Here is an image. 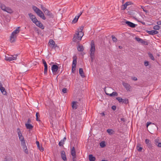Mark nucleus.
<instances>
[{"label": "nucleus", "mask_w": 161, "mask_h": 161, "mask_svg": "<svg viewBox=\"0 0 161 161\" xmlns=\"http://www.w3.org/2000/svg\"><path fill=\"white\" fill-rule=\"evenodd\" d=\"M83 27V26H80V28L78 29L77 33L74 35L73 39V40L74 42H79L81 40V38L84 35V34L82 32Z\"/></svg>", "instance_id": "f257e3e1"}, {"label": "nucleus", "mask_w": 161, "mask_h": 161, "mask_svg": "<svg viewBox=\"0 0 161 161\" xmlns=\"http://www.w3.org/2000/svg\"><path fill=\"white\" fill-rule=\"evenodd\" d=\"M95 51V46L94 42L92 40L91 43V48L90 50V56L91 58V62L93 61L94 58V53Z\"/></svg>", "instance_id": "f03ea898"}, {"label": "nucleus", "mask_w": 161, "mask_h": 161, "mask_svg": "<svg viewBox=\"0 0 161 161\" xmlns=\"http://www.w3.org/2000/svg\"><path fill=\"white\" fill-rule=\"evenodd\" d=\"M33 10L37 14V15L43 20H45L46 18L42 11L37 7L34 6L32 7Z\"/></svg>", "instance_id": "7ed1b4c3"}, {"label": "nucleus", "mask_w": 161, "mask_h": 161, "mask_svg": "<svg viewBox=\"0 0 161 161\" xmlns=\"http://www.w3.org/2000/svg\"><path fill=\"white\" fill-rule=\"evenodd\" d=\"M19 27H18L12 33L10 38V41L11 42H13L15 41V39L17 37L16 34L19 32Z\"/></svg>", "instance_id": "20e7f679"}, {"label": "nucleus", "mask_w": 161, "mask_h": 161, "mask_svg": "<svg viewBox=\"0 0 161 161\" xmlns=\"http://www.w3.org/2000/svg\"><path fill=\"white\" fill-rule=\"evenodd\" d=\"M122 24H124L125 23L126 24L129 26L131 28H135L136 25L135 24L125 19L124 20V21H122Z\"/></svg>", "instance_id": "39448f33"}, {"label": "nucleus", "mask_w": 161, "mask_h": 161, "mask_svg": "<svg viewBox=\"0 0 161 161\" xmlns=\"http://www.w3.org/2000/svg\"><path fill=\"white\" fill-rule=\"evenodd\" d=\"M73 61L72 64V70L73 73H75V72L76 66L77 63L76 57L74 56L73 57Z\"/></svg>", "instance_id": "423d86ee"}, {"label": "nucleus", "mask_w": 161, "mask_h": 161, "mask_svg": "<svg viewBox=\"0 0 161 161\" xmlns=\"http://www.w3.org/2000/svg\"><path fill=\"white\" fill-rule=\"evenodd\" d=\"M59 68L58 66L55 64L53 65L52 66V70L53 74L54 75H56L59 72L58 70Z\"/></svg>", "instance_id": "0eeeda50"}, {"label": "nucleus", "mask_w": 161, "mask_h": 161, "mask_svg": "<svg viewBox=\"0 0 161 161\" xmlns=\"http://www.w3.org/2000/svg\"><path fill=\"white\" fill-rule=\"evenodd\" d=\"M48 44L49 46L53 48H55L56 47H58L57 45L55 43V42L52 39L50 40Z\"/></svg>", "instance_id": "6e6552de"}, {"label": "nucleus", "mask_w": 161, "mask_h": 161, "mask_svg": "<svg viewBox=\"0 0 161 161\" xmlns=\"http://www.w3.org/2000/svg\"><path fill=\"white\" fill-rule=\"evenodd\" d=\"M122 84L123 86L126 89L127 91H130V89L131 87L130 84L125 82H122Z\"/></svg>", "instance_id": "1a4fd4ad"}, {"label": "nucleus", "mask_w": 161, "mask_h": 161, "mask_svg": "<svg viewBox=\"0 0 161 161\" xmlns=\"http://www.w3.org/2000/svg\"><path fill=\"white\" fill-rule=\"evenodd\" d=\"M34 23L37 26L42 29H43L44 28V26L40 22V21H38L37 19L36 20L35 22Z\"/></svg>", "instance_id": "9d476101"}, {"label": "nucleus", "mask_w": 161, "mask_h": 161, "mask_svg": "<svg viewBox=\"0 0 161 161\" xmlns=\"http://www.w3.org/2000/svg\"><path fill=\"white\" fill-rule=\"evenodd\" d=\"M17 55H11L8 57H6V60L9 61H11L15 60L17 58Z\"/></svg>", "instance_id": "9b49d317"}, {"label": "nucleus", "mask_w": 161, "mask_h": 161, "mask_svg": "<svg viewBox=\"0 0 161 161\" xmlns=\"http://www.w3.org/2000/svg\"><path fill=\"white\" fill-rule=\"evenodd\" d=\"M28 15L29 16V17L33 23H35L36 20H37V19L36 18L35 16L33 14H32L29 13L28 14Z\"/></svg>", "instance_id": "f8f14e48"}, {"label": "nucleus", "mask_w": 161, "mask_h": 161, "mask_svg": "<svg viewBox=\"0 0 161 161\" xmlns=\"http://www.w3.org/2000/svg\"><path fill=\"white\" fill-rule=\"evenodd\" d=\"M43 64L44 65V74L46 75L47 73V64L46 62L45 61L44 59L42 60Z\"/></svg>", "instance_id": "ddd939ff"}, {"label": "nucleus", "mask_w": 161, "mask_h": 161, "mask_svg": "<svg viewBox=\"0 0 161 161\" xmlns=\"http://www.w3.org/2000/svg\"><path fill=\"white\" fill-rule=\"evenodd\" d=\"M61 158L64 161H67V158L65 152L64 151H62L61 152Z\"/></svg>", "instance_id": "4468645a"}, {"label": "nucleus", "mask_w": 161, "mask_h": 161, "mask_svg": "<svg viewBox=\"0 0 161 161\" xmlns=\"http://www.w3.org/2000/svg\"><path fill=\"white\" fill-rule=\"evenodd\" d=\"M147 32L149 34L152 35L156 34L158 33V32L156 30L147 31Z\"/></svg>", "instance_id": "2eb2a0df"}, {"label": "nucleus", "mask_w": 161, "mask_h": 161, "mask_svg": "<svg viewBox=\"0 0 161 161\" xmlns=\"http://www.w3.org/2000/svg\"><path fill=\"white\" fill-rule=\"evenodd\" d=\"M104 91L106 94L110 97H112L113 96H116L118 95V93L116 92H113L112 93H108L106 92L105 90H104Z\"/></svg>", "instance_id": "dca6fc26"}, {"label": "nucleus", "mask_w": 161, "mask_h": 161, "mask_svg": "<svg viewBox=\"0 0 161 161\" xmlns=\"http://www.w3.org/2000/svg\"><path fill=\"white\" fill-rule=\"evenodd\" d=\"M46 15L49 16L50 18H53V15L52 13L49 11L48 9L44 13Z\"/></svg>", "instance_id": "f3484780"}, {"label": "nucleus", "mask_w": 161, "mask_h": 161, "mask_svg": "<svg viewBox=\"0 0 161 161\" xmlns=\"http://www.w3.org/2000/svg\"><path fill=\"white\" fill-rule=\"evenodd\" d=\"M19 140L20 141L21 145H24L25 144V141L23 136H22L19 137Z\"/></svg>", "instance_id": "a211bd4d"}, {"label": "nucleus", "mask_w": 161, "mask_h": 161, "mask_svg": "<svg viewBox=\"0 0 161 161\" xmlns=\"http://www.w3.org/2000/svg\"><path fill=\"white\" fill-rule=\"evenodd\" d=\"M79 74H80V76L83 78H84L85 77V75H84V73L83 70V69L82 68H80L79 70Z\"/></svg>", "instance_id": "6ab92c4d"}, {"label": "nucleus", "mask_w": 161, "mask_h": 161, "mask_svg": "<svg viewBox=\"0 0 161 161\" xmlns=\"http://www.w3.org/2000/svg\"><path fill=\"white\" fill-rule=\"evenodd\" d=\"M71 153L72 157H74L76 155V152L74 147H73L72 148L71 150Z\"/></svg>", "instance_id": "aec40b11"}, {"label": "nucleus", "mask_w": 161, "mask_h": 161, "mask_svg": "<svg viewBox=\"0 0 161 161\" xmlns=\"http://www.w3.org/2000/svg\"><path fill=\"white\" fill-rule=\"evenodd\" d=\"M89 159L90 161H95L96 158L92 154H90L89 155Z\"/></svg>", "instance_id": "412c9836"}, {"label": "nucleus", "mask_w": 161, "mask_h": 161, "mask_svg": "<svg viewBox=\"0 0 161 161\" xmlns=\"http://www.w3.org/2000/svg\"><path fill=\"white\" fill-rule=\"evenodd\" d=\"M25 125L27 129H32L33 127V126L30 124H25Z\"/></svg>", "instance_id": "4be33fe9"}, {"label": "nucleus", "mask_w": 161, "mask_h": 161, "mask_svg": "<svg viewBox=\"0 0 161 161\" xmlns=\"http://www.w3.org/2000/svg\"><path fill=\"white\" fill-rule=\"evenodd\" d=\"M0 90L1 92L3 93V94L4 95H5L6 94L7 92L5 90V88L4 87H2L1 88H0Z\"/></svg>", "instance_id": "5701e85b"}, {"label": "nucleus", "mask_w": 161, "mask_h": 161, "mask_svg": "<svg viewBox=\"0 0 161 161\" xmlns=\"http://www.w3.org/2000/svg\"><path fill=\"white\" fill-rule=\"evenodd\" d=\"M23 146V149H24V152L28 154V150L27 149V147L25 145V144L24 145H22Z\"/></svg>", "instance_id": "b1692460"}, {"label": "nucleus", "mask_w": 161, "mask_h": 161, "mask_svg": "<svg viewBox=\"0 0 161 161\" xmlns=\"http://www.w3.org/2000/svg\"><path fill=\"white\" fill-rule=\"evenodd\" d=\"M5 11H6L8 13H11L13 12L12 10L9 7H6Z\"/></svg>", "instance_id": "393cba45"}, {"label": "nucleus", "mask_w": 161, "mask_h": 161, "mask_svg": "<svg viewBox=\"0 0 161 161\" xmlns=\"http://www.w3.org/2000/svg\"><path fill=\"white\" fill-rule=\"evenodd\" d=\"M77 102L74 101L72 102V107L73 109H76L77 108V106L76 104Z\"/></svg>", "instance_id": "a878e982"}, {"label": "nucleus", "mask_w": 161, "mask_h": 161, "mask_svg": "<svg viewBox=\"0 0 161 161\" xmlns=\"http://www.w3.org/2000/svg\"><path fill=\"white\" fill-rule=\"evenodd\" d=\"M78 50L80 52H82L84 50L83 46L82 45H79L77 47Z\"/></svg>", "instance_id": "bb28decb"}, {"label": "nucleus", "mask_w": 161, "mask_h": 161, "mask_svg": "<svg viewBox=\"0 0 161 161\" xmlns=\"http://www.w3.org/2000/svg\"><path fill=\"white\" fill-rule=\"evenodd\" d=\"M107 132L110 135H111L114 134V131L111 129H108L107 130Z\"/></svg>", "instance_id": "cd10ccee"}, {"label": "nucleus", "mask_w": 161, "mask_h": 161, "mask_svg": "<svg viewBox=\"0 0 161 161\" xmlns=\"http://www.w3.org/2000/svg\"><path fill=\"white\" fill-rule=\"evenodd\" d=\"M79 18V16H76L74 19L72 20V23H75L77 21Z\"/></svg>", "instance_id": "c85d7f7f"}, {"label": "nucleus", "mask_w": 161, "mask_h": 161, "mask_svg": "<svg viewBox=\"0 0 161 161\" xmlns=\"http://www.w3.org/2000/svg\"><path fill=\"white\" fill-rule=\"evenodd\" d=\"M135 39L138 42H141L142 44L143 42V40L142 39H141V38L137 37H135Z\"/></svg>", "instance_id": "c756f323"}, {"label": "nucleus", "mask_w": 161, "mask_h": 161, "mask_svg": "<svg viewBox=\"0 0 161 161\" xmlns=\"http://www.w3.org/2000/svg\"><path fill=\"white\" fill-rule=\"evenodd\" d=\"M148 55L149 57L152 60H154V58L153 56V55L152 53H151L150 52H148Z\"/></svg>", "instance_id": "7c9ffc66"}, {"label": "nucleus", "mask_w": 161, "mask_h": 161, "mask_svg": "<svg viewBox=\"0 0 161 161\" xmlns=\"http://www.w3.org/2000/svg\"><path fill=\"white\" fill-rule=\"evenodd\" d=\"M122 103L126 104H128L129 103V101L128 99L126 98L123 99V100L122 101Z\"/></svg>", "instance_id": "2f4dec72"}, {"label": "nucleus", "mask_w": 161, "mask_h": 161, "mask_svg": "<svg viewBox=\"0 0 161 161\" xmlns=\"http://www.w3.org/2000/svg\"><path fill=\"white\" fill-rule=\"evenodd\" d=\"M0 6L1 9L3 11H5L7 7H6L3 4H1Z\"/></svg>", "instance_id": "473e14b6"}, {"label": "nucleus", "mask_w": 161, "mask_h": 161, "mask_svg": "<svg viewBox=\"0 0 161 161\" xmlns=\"http://www.w3.org/2000/svg\"><path fill=\"white\" fill-rule=\"evenodd\" d=\"M40 114L38 112H37L36 113V120L37 121H40V120L38 119V118L40 117Z\"/></svg>", "instance_id": "72a5a7b5"}, {"label": "nucleus", "mask_w": 161, "mask_h": 161, "mask_svg": "<svg viewBox=\"0 0 161 161\" xmlns=\"http://www.w3.org/2000/svg\"><path fill=\"white\" fill-rule=\"evenodd\" d=\"M100 146L102 147H104L105 146V142H102L100 143Z\"/></svg>", "instance_id": "f704fd0d"}, {"label": "nucleus", "mask_w": 161, "mask_h": 161, "mask_svg": "<svg viewBox=\"0 0 161 161\" xmlns=\"http://www.w3.org/2000/svg\"><path fill=\"white\" fill-rule=\"evenodd\" d=\"M160 28V26L158 25H155L153 27V29L155 30H159Z\"/></svg>", "instance_id": "c9c22d12"}, {"label": "nucleus", "mask_w": 161, "mask_h": 161, "mask_svg": "<svg viewBox=\"0 0 161 161\" xmlns=\"http://www.w3.org/2000/svg\"><path fill=\"white\" fill-rule=\"evenodd\" d=\"M64 144V142L62 140L59 142L58 145L60 146H63Z\"/></svg>", "instance_id": "e433bc0d"}, {"label": "nucleus", "mask_w": 161, "mask_h": 161, "mask_svg": "<svg viewBox=\"0 0 161 161\" xmlns=\"http://www.w3.org/2000/svg\"><path fill=\"white\" fill-rule=\"evenodd\" d=\"M116 99L118 101L119 103L122 102L123 99L120 97H117L116 98Z\"/></svg>", "instance_id": "4c0bfd02"}, {"label": "nucleus", "mask_w": 161, "mask_h": 161, "mask_svg": "<svg viewBox=\"0 0 161 161\" xmlns=\"http://www.w3.org/2000/svg\"><path fill=\"white\" fill-rule=\"evenodd\" d=\"M112 40L114 42H117V39L116 37H115L113 35L112 36Z\"/></svg>", "instance_id": "58836bf2"}, {"label": "nucleus", "mask_w": 161, "mask_h": 161, "mask_svg": "<svg viewBox=\"0 0 161 161\" xmlns=\"http://www.w3.org/2000/svg\"><path fill=\"white\" fill-rule=\"evenodd\" d=\"M155 143L158 147H161V142L158 143L156 141H155Z\"/></svg>", "instance_id": "ea45409f"}, {"label": "nucleus", "mask_w": 161, "mask_h": 161, "mask_svg": "<svg viewBox=\"0 0 161 161\" xmlns=\"http://www.w3.org/2000/svg\"><path fill=\"white\" fill-rule=\"evenodd\" d=\"M131 3L130 2H126L124 4V5L127 7L128 6L131 5Z\"/></svg>", "instance_id": "a19ab883"}, {"label": "nucleus", "mask_w": 161, "mask_h": 161, "mask_svg": "<svg viewBox=\"0 0 161 161\" xmlns=\"http://www.w3.org/2000/svg\"><path fill=\"white\" fill-rule=\"evenodd\" d=\"M67 89L64 88L62 89V92L63 93H67Z\"/></svg>", "instance_id": "79ce46f5"}, {"label": "nucleus", "mask_w": 161, "mask_h": 161, "mask_svg": "<svg viewBox=\"0 0 161 161\" xmlns=\"http://www.w3.org/2000/svg\"><path fill=\"white\" fill-rule=\"evenodd\" d=\"M17 132L18 135L22 134L21 133L20 129L19 128H18L17 129Z\"/></svg>", "instance_id": "37998d69"}, {"label": "nucleus", "mask_w": 161, "mask_h": 161, "mask_svg": "<svg viewBox=\"0 0 161 161\" xmlns=\"http://www.w3.org/2000/svg\"><path fill=\"white\" fill-rule=\"evenodd\" d=\"M145 142H146V143L147 144H147H148L150 143L151 142L148 139H146L145 140Z\"/></svg>", "instance_id": "c03bdc74"}, {"label": "nucleus", "mask_w": 161, "mask_h": 161, "mask_svg": "<svg viewBox=\"0 0 161 161\" xmlns=\"http://www.w3.org/2000/svg\"><path fill=\"white\" fill-rule=\"evenodd\" d=\"M149 63L148 61H145L144 62V65L145 66H147L149 65Z\"/></svg>", "instance_id": "a18cd8bd"}, {"label": "nucleus", "mask_w": 161, "mask_h": 161, "mask_svg": "<svg viewBox=\"0 0 161 161\" xmlns=\"http://www.w3.org/2000/svg\"><path fill=\"white\" fill-rule=\"evenodd\" d=\"M147 146L148 147L150 148H152L153 147L152 145L151 144V142L147 144Z\"/></svg>", "instance_id": "49530a36"}, {"label": "nucleus", "mask_w": 161, "mask_h": 161, "mask_svg": "<svg viewBox=\"0 0 161 161\" xmlns=\"http://www.w3.org/2000/svg\"><path fill=\"white\" fill-rule=\"evenodd\" d=\"M126 8V7L124 5V4L122 5L121 7L122 10H125Z\"/></svg>", "instance_id": "de8ad7c7"}, {"label": "nucleus", "mask_w": 161, "mask_h": 161, "mask_svg": "<svg viewBox=\"0 0 161 161\" xmlns=\"http://www.w3.org/2000/svg\"><path fill=\"white\" fill-rule=\"evenodd\" d=\"M138 147V148H137V150L138 151H142V147Z\"/></svg>", "instance_id": "09e8293b"}, {"label": "nucleus", "mask_w": 161, "mask_h": 161, "mask_svg": "<svg viewBox=\"0 0 161 161\" xmlns=\"http://www.w3.org/2000/svg\"><path fill=\"white\" fill-rule=\"evenodd\" d=\"M36 144H37V147H38V148H39L40 147V146L39 142L38 141H37L36 142Z\"/></svg>", "instance_id": "8fccbe9b"}, {"label": "nucleus", "mask_w": 161, "mask_h": 161, "mask_svg": "<svg viewBox=\"0 0 161 161\" xmlns=\"http://www.w3.org/2000/svg\"><path fill=\"white\" fill-rule=\"evenodd\" d=\"M43 11L45 13L47 9L45 7L43 8L42 9Z\"/></svg>", "instance_id": "3c124183"}, {"label": "nucleus", "mask_w": 161, "mask_h": 161, "mask_svg": "<svg viewBox=\"0 0 161 161\" xmlns=\"http://www.w3.org/2000/svg\"><path fill=\"white\" fill-rule=\"evenodd\" d=\"M112 109L113 110H115V109H116V106H113L112 107Z\"/></svg>", "instance_id": "603ef678"}, {"label": "nucleus", "mask_w": 161, "mask_h": 161, "mask_svg": "<svg viewBox=\"0 0 161 161\" xmlns=\"http://www.w3.org/2000/svg\"><path fill=\"white\" fill-rule=\"evenodd\" d=\"M31 122V119L29 118L28 119L27 123L26 124H29Z\"/></svg>", "instance_id": "864d4df0"}, {"label": "nucleus", "mask_w": 161, "mask_h": 161, "mask_svg": "<svg viewBox=\"0 0 161 161\" xmlns=\"http://www.w3.org/2000/svg\"><path fill=\"white\" fill-rule=\"evenodd\" d=\"M76 156H74V157H73L72 159H73V161H76Z\"/></svg>", "instance_id": "5fc2aeb1"}, {"label": "nucleus", "mask_w": 161, "mask_h": 161, "mask_svg": "<svg viewBox=\"0 0 161 161\" xmlns=\"http://www.w3.org/2000/svg\"><path fill=\"white\" fill-rule=\"evenodd\" d=\"M142 44H143L146 45H148V43L147 42L145 41H143V42L142 43Z\"/></svg>", "instance_id": "6e6d98bb"}, {"label": "nucleus", "mask_w": 161, "mask_h": 161, "mask_svg": "<svg viewBox=\"0 0 161 161\" xmlns=\"http://www.w3.org/2000/svg\"><path fill=\"white\" fill-rule=\"evenodd\" d=\"M40 150L42 151H43V150H44V148L43 147H40L39 148Z\"/></svg>", "instance_id": "4d7b16f0"}, {"label": "nucleus", "mask_w": 161, "mask_h": 161, "mask_svg": "<svg viewBox=\"0 0 161 161\" xmlns=\"http://www.w3.org/2000/svg\"><path fill=\"white\" fill-rule=\"evenodd\" d=\"M151 124L152 123L150 122H147V127L148 126Z\"/></svg>", "instance_id": "13d9d810"}, {"label": "nucleus", "mask_w": 161, "mask_h": 161, "mask_svg": "<svg viewBox=\"0 0 161 161\" xmlns=\"http://www.w3.org/2000/svg\"><path fill=\"white\" fill-rule=\"evenodd\" d=\"M141 8H142L143 9V11L145 12H148V11L147 10H145L144 9V7L142 6H141Z\"/></svg>", "instance_id": "bf43d9fd"}, {"label": "nucleus", "mask_w": 161, "mask_h": 161, "mask_svg": "<svg viewBox=\"0 0 161 161\" xmlns=\"http://www.w3.org/2000/svg\"><path fill=\"white\" fill-rule=\"evenodd\" d=\"M157 23L158 25H161V21H158Z\"/></svg>", "instance_id": "052dcab7"}, {"label": "nucleus", "mask_w": 161, "mask_h": 161, "mask_svg": "<svg viewBox=\"0 0 161 161\" xmlns=\"http://www.w3.org/2000/svg\"><path fill=\"white\" fill-rule=\"evenodd\" d=\"M133 80H137V79L136 77H134L133 78Z\"/></svg>", "instance_id": "680f3d73"}, {"label": "nucleus", "mask_w": 161, "mask_h": 161, "mask_svg": "<svg viewBox=\"0 0 161 161\" xmlns=\"http://www.w3.org/2000/svg\"><path fill=\"white\" fill-rule=\"evenodd\" d=\"M82 13H83V12H80V13L78 14V15H77V16H79V17H80V16L82 14Z\"/></svg>", "instance_id": "e2e57ef3"}, {"label": "nucleus", "mask_w": 161, "mask_h": 161, "mask_svg": "<svg viewBox=\"0 0 161 161\" xmlns=\"http://www.w3.org/2000/svg\"><path fill=\"white\" fill-rule=\"evenodd\" d=\"M101 114L103 116H104L105 115V114L104 112H103V113H101Z\"/></svg>", "instance_id": "0e129e2a"}, {"label": "nucleus", "mask_w": 161, "mask_h": 161, "mask_svg": "<svg viewBox=\"0 0 161 161\" xmlns=\"http://www.w3.org/2000/svg\"><path fill=\"white\" fill-rule=\"evenodd\" d=\"M121 120L123 121H125L124 118H121Z\"/></svg>", "instance_id": "69168bd1"}, {"label": "nucleus", "mask_w": 161, "mask_h": 161, "mask_svg": "<svg viewBox=\"0 0 161 161\" xmlns=\"http://www.w3.org/2000/svg\"><path fill=\"white\" fill-rule=\"evenodd\" d=\"M2 87H3V85L1 83V82H0V88Z\"/></svg>", "instance_id": "338daca9"}, {"label": "nucleus", "mask_w": 161, "mask_h": 161, "mask_svg": "<svg viewBox=\"0 0 161 161\" xmlns=\"http://www.w3.org/2000/svg\"><path fill=\"white\" fill-rule=\"evenodd\" d=\"M66 140V138L65 137L62 140L64 142Z\"/></svg>", "instance_id": "774afa93"}]
</instances>
